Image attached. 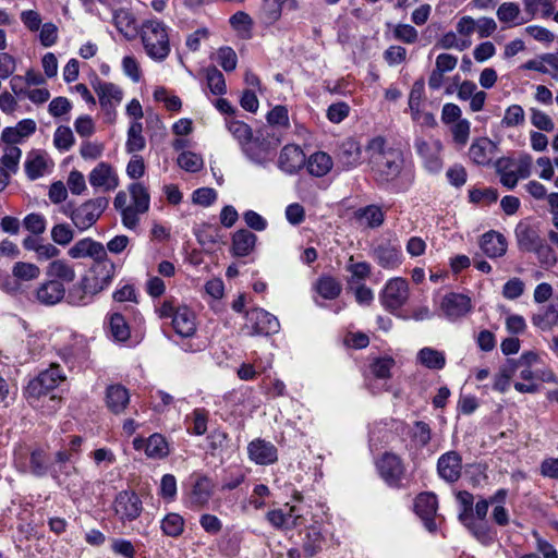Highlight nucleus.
<instances>
[{
    "instance_id": "obj_6",
    "label": "nucleus",
    "mask_w": 558,
    "mask_h": 558,
    "mask_svg": "<svg viewBox=\"0 0 558 558\" xmlns=\"http://www.w3.org/2000/svg\"><path fill=\"white\" fill-rule=\"evenodd\" d=\"M386 310L393 313L401 308L409 299V283L404 278L396 277L387 281L380 294Z\"/></svg>"
},
{
    "instance_id": "obj_32",
    "label": "nucleus",
    "mask_w": 558,
    "mask_h": 558,
    "mask_svg": "<svg viewBox=\"0 0 558 558\" xmlns=\"http://www.w3.org/2000/svg\"><path fill=\"white\" fill-rule=\"evenodd\" d=\"M130 402L128 389L122 385H111L107 388L106 403L108 409L114 413H122Z\"/></svg>"
},
{
    "instance_id": "obj_58",
    "label": "nucleus",
    "mask_w": 558,
    "mask_h": 558,
    "mask_svg": "<svg viewBox=\"0 0 558 558\" xmlns=\"http://www.w3.org/2000/svg\"><path fill=\"white\" fill-rule=\"evenodd\" d=\"M393 37L404 44H414L418 38V33L410 24H398L393 29Z\"/></svg>"
},
{
    "instance_id": "obj_18",
    "label": "nucleus",
    "mask_w": 558,
    "mask_h": 558,
    "mask_svg": "<svg viewBox=\"0 0 558 558\" xmlns=\"http://www.w3.org/2000/svg\"><path fill=\"white\" fill-rule=\"evenodd\" d=\"M305 154L296 145H286L279 155V168L290 174L298 172L305 165Z\"/></svg>"
},
{
    "instance_id": "obj_12",
    "label": "nucleus",
    "mask_w": 558,
    "mask_h": 558,
    "mask_svg": "<svg viewBox=\"0 0 558 558\" xmlns=\"http://www.w3.org/2000/svg\"><path fill=\"white\" fill-rule=\"evenodd\" d=\"M438 509L437 497L433 493H421L414 502L416 514L423 520L427 531L434 533L437 531L435 514Z\"/></svg>"
},
{
    "instance_id": "obj_31",
    "label": "nucleus",
    "mask_w": 558,
    "mask_h": 558,
    "mask_svg": "<svg viewBox=\"0 0 558 558\" xmlns=\"http://www.w3.org/2000/svg\"><path fill=\"white\" fill-rule=\"evenodd\" d=\"M354 219L369 229H377L385 221V213L377 205H367L356 209L353 214Z\"/></svg>"
},
{
    "instance_id": "obj_7",
    "label": "nucleus",
    "mask_w": 558,
    "mask_h": 558,
    "mask_svg": "<svg viewBox=\"0 0 558 558\" xmlns=\"http://www.w3.org/2000/svg\"><path fill=\"white\" fill-rule=\"evenodd\" d=\"M380 477L391 487H399L405 468L402 459L392 452H385L376 462Z\"/></svg>"
},
{
    "instance_id": "obj_29",
    "label": "nucleus",
    "mask_w": 558,
    "mask_h": 558,
    "mask_svg": "<svg viewBox=\"0 0 558 558\" xmlns=\"http://www.w3.org/2000/svg\"><path fill=\"white\" fill-rule=\"evenodd\" d=\"M361 147L353 138H347L339 147L338 162L342 169L350 170L355 168L361 160Z\"/></svg>"
},
{
    "instance_id": "obj_50",
    "label": "nucleus",
    "mask_w": 558,
    "mask_h": 558,
    "mask_svg": "<svg viewBox=\"0 0 558 558\" xmlns=\"http://www.w3.org/2000/svg\"><path fill=\"white\" fill-rule=\"evenodd\" d=\"M178 165L189 172H197L203 168V159L192 151H183L178 157Z\"/></svg>"
},
{
    "instance_id": "obj_30",
    "label": "nucleus",
    "mask_w": 558,
    "mask_h": 558,
    "mask_svg": "<svg viewBox=\"0 0 558 558\" xmlns=\"http://www.w3.org/2000/svg\"><path fill=\"white\" fill-rule=\"evenodd\" d=\"M480 246L488 257L496 258L505 255L507 241L501 233L489 231L482 235Z\"/></svg>"
},
{
    "instance_id": "obj_44",
    "label": "nucleus",
    "mask_w": 558,
    "mask_h": 558,
    "mask_svg": "<svg viewBox=\"0 0 558 558\" xmlns=\"http://www.w3.org/2000/svg\"><path fill=\"white\" fill-rule=\"evenodd\" d=\"M143 125L141 122H133L128 131L126 150L135 153L144 149L145 138L142 135Z\"/></svg>"
},
{
    "instance_id": "obj_17",
    "label": "nucleus",
    "mask_w": 558,
    "mask_h": 558,
    "mask_svg": "<svg viewBox=\"0 0 558 558\" xmlns=\"http://www.w3.org/2000/svg\"><path fill=\"white\" fill-rule=\"evenodd\" d=\"M415 148L417 154L424 159L425 167L430 172H438L441 169L442 163L439 157L441 144L439 141L427 142L424 140H416Z\"/></svg>"
},
{
    "instance_id": "obj_46",
    "label": "nucleus",
    "mask_w": 558,
    "mask_h": 558,
    "mask_svg": "<svg viewBox=\"0 0 558 558\" xmlns=\"http://www.w3.org/2000/svg\"><path fill=\"white\" fill-rule=\"evenodd\" d=\"M227 126L229 132L239 142L241 147L253 137V131L251 126L242 121L230 120Z\"/></svg>"
},
{
    "instance_id": "obj_14",
    "label": "nucleus",
    "mask_w": 558,
    "mask_h": 558,
    "mask_svg": "<svg viewBox=\"0 0 558 558\" xmlns=\"http://www.w3.org/2000/svg\"><path fill=\"white\" fill-rule=\"evenodd\" d=\"M35 300L45 306H53L60 303L65 295L63 282L50 279L40 283L34 291Z\"/></svg>"
},
{
    "instance_id": "obj_33",
    "label": "nucleus",
    "mask_w": 558,
    "mask_h": 558,
    "mask_svg": "<svg viewBox=\"0 0 558 558\" xmlns=\"http://www.w3.org/2000/svg\"><path fill=\"white\" fill-rule=\"evenodd\" d=\"M331 157L324 151H316L310 156L306 162L310 174L322 178L326 175L332 168Z\"/></svg>"
},
{
    "instance_id": "obj_22",
    "label": "nucleus",
    "mask_w": 558,
    "mask_h": 558,
    "mask_svg": "<svg viewBox=\"0 0 558 558\" xmlns=\"http://www.w3.org/2000/svg\"><path fill=\"white\" fill-rule=\"evenodd\" d=\"M241 149L247 159H250L252 162L263 165L268 159L272 147L270 142L266 138L253 136L241 147Z\"/></svg>"
},
{
    "instance_id": "obj_43",
    "label": "nucleus",
    "mask_w": 558,
    "mask_h": 558,
    "mask_svg": "<svg viewBox=\"0 0 558 558\" xmlns=\"http://www.w3.org/2000/svg\"><path fill=\"white\" fill-rule=\"evenodd\" d=\"M317 293L327 300L336 299L341 292V284L333 277H322L316 283Z\"/></svg>"
},
{
    "instance_id": "obj_13",
    "label": "nucleus",
    "mask_w": 558,
    "mask_h": 558,
    "mask_svg": "<svg viewBox=\"0 0 558 558\" xmlns=\"http://www.w3.org/2000/svg\"><path fill=\"white\" fill-rule=\"evenodd\" d=\"M89 184L104 192H110L118 187L119 177L113 167L105 161L99 162L88 175Z\"/></svg>"
},
{
    "instance_id": "obj_56",
    "label": "nucleus",
    "mask_w": 558,
    "mask_h": 558,
    "mask_svg": "<svg viewBox=\"0 0 558 558\" xmlns=\"http://www.w3.org/2000/svg\"><path fill=\"white\" fill-rule=\"evenodd\" d=\"M46 169L45 158L40 155L28 157L25 162V172L28 179L36 180L44 174Z\"/></svg>"
},
{
    "instance_id": "obj_10",
    "label": "nucleus",
    "mask_w": 558,
    "mask_h": 558,
    "mask_svg": "<svg viewBox=\"0 0 558 558\" xmlns=\"http://www.w3.org/2000/svg\"><path fill=\"white\" fill-rule=\"evenodd\" d=\"M246 327L251 329L250 335H272L280 329L279 320L272 314L263 308H253L246 313Z\"/></svg>"
},
{
    "instance_id": "obj_24",
    "label": "nucleus",
    "mask_w": 558,
    "mask_h": 558,
    "mask_svg": "<svg viewBox=\"0 0 558 558\" xmlns=\"http://www.w3.org/2000/svg\"><path fill=\"white\" fill-rule=\"evenodd\" d=\"M112 23L117 31L128 40L134 39L140 33L136 25V19L129 9L121 8L114 10L112 14Z\"/></svg>"
},
{
    "instance_id": "obj_38",
    "label": "nucleus",
    "mask_w": 558,
    "mask_h": 558,
    "mask_svg": "<svg viewBox=\"0 0 558 558\" xmlns=\"http://www.w3.org/2000/svg\"><path fill=\"white\" fill-rule=\"evenodd\" d=\"M47 275L61 282H72L76 276L73 266L64 259L51 262L47 267Z\"/></svg>"
},
{
    "instance_id": "obj_28",
    "label": "nucleus",
    "mask_w": 558,
    "mask_h": 558,
    "mask_svg": "<svg viewBox=\"0 0 558 558\" xmlns=\"http://www.w3.org/2000/svg\"><path fill=\"white\" fill-rule=\"evenodd\" d=\"M172 326L179 336L192 337L196 331L194 313L186 306L178 307L172 319Z\"/></svg>"
},
{
    "instance_id": "obj_5",
    "label": "nucleus",
    "mask_w": 558,
    "mask_h": 558,
    "mask_svg": "<svg viewBox=\"0 0 558 558\" xmlns=\"http://www.w3.org/2000/svg\"><path fill=\"white\" fill-rule=\"evenodd\" d=\"M64 379L65 375L62 373L60 365L52 363L48 369L29 380L25 389V396L27 399H39L58 387Z\"/></svg>"
},
{
    "instance_id": "obj_45",
    "label": "nucleus",
    "mask_w": 558,
    "mask_h": 558,
    "mask_svg": "<svg viewBox=\"0 0 558 558\" xmlns=\"http://www.w3.org/2000/svg\"><path fill=\"white\" fill-rule=\"evenodd\" d=\"M513 363H507L499 368V372L495 375L493 388L501 393L506 392L510 386V380L515 373Z\"/></svg>"
},
{
    "instance_id": "obj_41",
    "label": "nucleus",
    "mask_w": 558,
    "mask_h": 558,
    "mask_svg": "<svg viewBox=\"0 0 558 558\" xmlns=\"http://www.w3.org/2000/svg\"><path fill=\"white\" fill-rule=\"evenodd\" d=\"M129 191L132 197L131 206L137 208L140 213H146L150 202L147 189L142 183H132Z\"/></svg>"
},
{
    "instance_id": "obj_47",
    "label": "nucleus",
    "mask_w": 558,
    "mask_h": 558,
    "mask_svg": "<svg viewBox=\"0 0 558 558\" xmlns=\"http://www.w3.org/2000/svg\"><path fill=\"white\" fill-rule=\"evenodd\" d=\"M525 121V113L520 105L509 106L501 120V125L505 128H514L522 125Z\"/></svg>"
},
{
    "instance_id": "obj_2",
    "label": "nucleus",
    "mask_w": 558,
    "mask_h": 558,
    "mask_svg": "<svg viewBox=\"0 0 558 558\" xmlns=\"http://www.w3.org/2000/svg\"><path fill=\"white\" fill-rule=\"evenodd\" d=\"M114 274L116 265L108 256L94 262L88 272L70 289L69 303L73 305L88 304L95 295L109 287Z\"/></svg>"
},
{
    "instance_id": "obj_48",
    "label": "nucleus",
    "mask_w": 558,
    "mask_h": 558,
    "mask_svg": "<svg viewBox=\"0 0 558 558\" xmlns=\"http://www.w3.org/2000/svg\"><path fill=\"white\" fill-rule=\"evenodd\" d=\"M207 84L210 92L215 95H223L226 93V81L223 74L215 66L206 70Z\"/></svg>"
},
{
    "instance_id": "obj_9",
    "label": "nucleus",
    "mask_w": 558,
    "mask_h": 558,
    "mask_svg": "<svg viewBox=\"0 0 558 558\" xmlns=\"http://www.w3.org/2000/svg\"><path fill=\"white\" fill-rule=\"evenodd\" d=\"M93 87L98 96L100 107L106 112L108 120L110 122L113 121L116 107L121 102L123 97L122 89L113 83L102 81H97Z\"/></svg>"
},
{
    "instance_id": "obj_55",
    "label": "nucleus",
    "mask_w": 558,
    "mask_h": 558,
    "mask_svg": "<svg viewBox=\"0 0 558 558\" xmlns=\"http://www.w3.org/2000/svg\"><path fill=\"white\" fill-rule=\"evenodd\" d=\"M111 333L118 341H125L130 337V329L121 314H113L110 318Z\"/></svg>"
},
{
    "instance_id": "obj_40",
    "label": "nucleus",
    "mask_w": 558,
    "mask_h": 558,
    "mask_svg": "<svg viewBox=\"0 0 558 558\" xmlns=\"http://www.w3.org/2000/svg\"><path fill=\"white\" fill-rule=\"evenodd\" d=\"M324 536L316 527L307 529L303 539L302 548L305 557H314L322 550Z\"/></svg>"
},
{
    "instance_id": "obj_34",
    "label": "nucleus",
    "mask_w": 558,
    "mask_h": 558,
    "mask_svg": "<svg viewBox=\"0 0 558 558\" xmlns=\"http://www.w3.org/2000/svg\"><path fill=\"white\" fill-rule=\"evenodd\" d=\"M295 507H291L289 513H284L282 510H271L267 513V520L276 529L290 530L295 527L300 519L299 514H295Z\"/></svg>"
},
{
    "instance_id": "obj_26",
    "label": "nucleus",
    "mask_w": 558,
    "mask_h": 558,
    "mask_svg": "<svg viewBox=\"0 0 558 558\" xmlns=\"http://www.w3.org/2000/svg\"><path fill=\"white\" fill-rule=\"evenodd\" d=\"M531 322L534 327L542 331H549L558 326V299L541 307L532 315Z\"/></svg>"
},
{
    "instance_id": "obj_16",
    "label": "nucleus",
    "mask_w": 558,
    "mask_h": 558,
    "mask_svg": "<svg viewBox=\"0 0 558 558\" xmlns=\"http://www.w3.org/2000/svg\"><path fill=\"white\" fill-rule=\"evenodd\" d=\"M214 493V484L207 476H198L187 494L189 507L199 509L206 506Z\"/></svg>"
},
{
    "instance_id": "obj_61",
    "label": "nucleus",
    "mask_w": 558,
    "mask_h": 558,
    "mask_svg": "<svg viewBox=\"0 0 558 558\" xmlns=\"http://www.w3.org/2000/svg\"><path fill=\"white\" fill-rule=\"evenodd\" d=\"M160 496L167 501H173L177 496V480L172 474H165L160 482Z\"/></svg>"
},
{
    "instance_id": "obj_57",
    "label": "nucleus",
    "mask_w": 558,
    "mask_h": 558,
    "mask_svg": "<svg viewBox=\"0 0 558 558\" xmlns=\"http://www.w3.org/2000/svg\"><path fill=\"white\" fill-rule=\"evenodd\" d=\"M74 238L72 228L66 223L56 225L51 229V239L59 245H68Z\"/></svg>"
},
{
    "instance_id": "obj_37",
    "label": "nucleus",
    "mask_w": 558,
    "mask_h": 558,
    "mask_svg": "<svg viewBox=\"0 0 558 558\" xmlns=\"http://www.w3.org/2000/svg\"><path fill=\"white\" fill-rule=\"evenodd\" d=\"M497 17L501 23H513V25H521L531 19L521 17V10L515 2H504L497 9Z\"/></svg>"
},
{
    "instance_id": "obj_35",
    "label": "nucleus",
    "mask_w": 558,
    "mask_h": 558,
    "mask_svg": "<svg viewBox=\"0 0 558 558\" xmlns=\"http://www.w3.org/2000/svg\"><path fill=\"white\" fill-rule=\"evenodd\" d=\"M416 360L429 369H442L446 365V356L441 351L425 347L417 352Z\"/></svg>"
},
{
    "instance_id": "obj_63",
    "label": "nucleus",
    "mask_w": 558,
    "mask_h": 558,
    "mask_svg": "<svg viewBox=\"0 0 558 558\" xmlns=\"http://www.w3.org/2000/svg\"><path fill=\"white\" fill-rule=\"evenodd\" d=\"M350 112V106L347 102L339 101L329 106L327 118L332 123L342 122Z\"/></svg>"
},
{
    "instance_id": "obj_19",
    "label": "nucleus",
    "mask_w": 558,
    "mask_h": 558,
    "mask_svg": "<svg viewBox=\"0 0 558 558\" xmlns=\"http://www.w3.org/2000/svg\"><path fill=\"white\" fill-rule=\"evenodd\" d=\"M68 254L72 258L92 257L94 262L102 259L108 256L105 246L94 241L90 238H85L77 241L69 251Z\"/></svg>"
},
{
    "instance_id": "obj_60",
    "label": "nucleus",
    "mask_w": 558,
    "mask_h": 558,
    "mask_svg": "<svg viewBox=\"0 0 558 558\" xmlns=\"http://www.w3.org/2000/svg\"><path fill=\"white\" fill-rule=\"evenodd\" d=\"M217 199V192L211 187H199L192 194V202L196 205L208 207Z\"/></svg>"
},
{
    "instance_id": "obj_8",
    "label": "nucleus",
    "mask_w": 558,
    "mask_h": 558,
    "mask_svg": "<svg viewBox=\"0 0 558 558\" xmlns=\"http://www.w3.org/2000/svg\"><path fill=\"white\" fill-rule=\"evenodd\" d=\"M113 509L120 521L131 522L141 515L142 500L134 492L122 490L116 496Z\"/></svg>"
},
{
    "instance_id": "obj_21",
    "label": "nucleus",
    "mask_w": 558,
    "mask_h": 558,
    "mask_svg": "<svg viewBox=\"0 0 558 558\" xmlns=\"http://www.w3.org/2000/svg\"><path fill=\"white\" fill-rule=\"evenodd\" d=\"M373 258L379 266L386 269H395L401 264V251L390 242L377 245L372 253Z\"/></svg>"
},
{
    "instance_id": "obj_4",
    "label": "nucleus",
    "mask_w": 558,
    "mask_h": 558,
    "mask_svg": "<svg viewBox=\"0 0 558 558\" xmlns=\"http://www.w3.org/2000/svg\"><path fill=\"white\" fill-rule=\"evenodd\" d=\"M109 201L106 197H96L88 199L77 207L66 206L64 214L70 217L74 226L85 231L94 226L101 214L108 207Z\"/></svg>"
},
{
    "instance_id": "obj_53",
    "label": "nucleus",
    "mask_w": 558,
    "mask_h": 558,
    "mask_svg": "<svg viewBox=\"0 0 558 558\" xmlns=\"http://www.w3.org/2000/svg\"><path fill=\"white\" fill-rule=\"evenodd\" d=\"M395 365L392 357H378L371 364V371L376 378L387 379L391 376V368Z\"/></svg>"
},
{
    "instance_id": "obj_36",
    "label": "nucleus",
    "mask_w": 558,
    "mask_h": 558,
    "mask_svg": "<svg viewBox=\"0 0 558 558\" xmlns=\"http://www.w3.org/2000/svg\"><path fill=\"white\" fill-rule=\"evenodd\" d=\"M185 520L184 518L177 512H169L166 514L161 522L160 529L163 535L168 537L177 538L181 536L184 532Z\"/></svg>"
},
{
    "instance_id": "obj_11",
    "label": "nucleus",
    "mask_w": 558,
    "mask_h": 558,
    "mask_svg": "<svg viewBox=\"0 0 558 558\" xmlns=\"http://www.w3.org/2000/svg\"><path fill=\"white\" fill-rule=\"evenodd\" d=\"M440 310L447 319L457 322L471 312V299L461 293H447L440 302Z\"/></svg>"
},
{
    "instance_id": "obj_15",
    "label": "nucleus",
    "mask_w": 558,
    "mask_h": 558,
    "mask_svg": "<svg viewBox=\"0 0 558 558\" xmlns=\"http://www.w3.org/2000/svg\"><path fill=\"white\" fill-rule=\"evenodd\" d=\"M439 476L448 483L457 482L461 476L462 458L457 451L441 454L437 462Z\"/></svg>"
},
{
    "instance_id": "obj_20",
    "label": "nucleus",
    "mask_w": 558,
    "mask_h": 558,
    "mask_svg": "<svg viewBox=\"0 0 558 558\" xmlns=\"http://www.w3.org/2000/svg\"><path fill=\"white\" fill-rule=\"evenodd\" d=\"M514 233L518 247L523 252H532L544 240L538 229L525 221H521L517 225Z\"/></svg>"
},
{
    "instance_id": "obj_49",
    "label": "nucleus",
    "mask_w": 558,
    "mask_h": 558,
    "mask_svg": "<svg viewBox=\"0 0 558 558\" xmlns=\"http://www.w3.org/2000/svg\"><path fill=\"white\" fill-rule=\"evenodd\" d=\"M22 151L16 146H8L1 157V167L15 174L19 170V163Z\"/></svg>"
},
{
    "instance_id": "obj_1",
    "label": "nucleus",
    "mask_w": 558,
    "mask_h": 558,
    "mask_svg": "<svg viewBox=\"0 0 558 558\" xmlns=\"http://www.w3.org/2000/svg\"><path fill=\"white\" fill-rule=\"evenodd\" d=\"M365 151L373 180L379 186H389L400 177L404 168L403 153L389 145L383 136L368 141Z\"/></svg>"
},
{
    "instance_id": "obj_62",
    "label": "nucleus",
    "mask_w": 558,
    "mask_h": 558,
    "mask_svg": "<svg viewBox=\"0 0 558 558\" xmlns=\"http://www.w3.org/2000/svg\"><path fill=\"white\" fill-rule=\"evenodd\" d=\"M23 225L26 230L36 235L44 233L46 230L45 218L41 215L35 213L27 215L23 220Z\"/></svg>"
},
{
    "instance_id": "obj_39",
    "label": "nucleus",
    "mask_w": 558,
    "mask_h": 558,
    "mask_svg": "<svg viewBox=\"0 0 558 558\" xmlns=\"http://www.w3.org/2000/svg\"><path fill=\"white\" fill-rule=\"evenodd\" d=\"M12 276L21 284L39 278L40 269L37 265L26 262H16L12 267Z\"/></svg>"
},
{
    "instance_id": "obj_54",
    "label": "nucleus",
    "mask_w": 558,
    "mask_h": 558,
    "mask_svg": "<svg viewBox=\"0 0 558 558\" xmlns=\"http://www.w3.org/2000/svg\"><path fill=\"white\" fill-rule=\"evenodd\" d=\"M53 143L58 149L69 150L74 144L72 130L64 125L57 128L53 136Z\"/></svg>"
},
{
    "instance_id": "obj_52",
    "label": "nucleus",
    "mask_w": 558,
    "mask_h": 558,
    "mask_svg": "<svg viewBox=\"0 0 558 558\" xmlns=\"http://www.w3.org/2000/svg\"><path fill=\"white\" fill-rule=\"evenodd\" d=\"M531 253H534L538 262L545 267H551L557 263V256L550 245L543 240Z\"/></svg>"
},
{
    "instance_id": "obj_51",
    "label": "nucleus",
    "mask_w": 558,
    "mask_h": 558,
    "mask_svg": "<svg viewBox=\"0 0 558 558\" xmlns=\"http://www.w3.org/2000/svg\"><path fill=\"white\" fill-rule=\"evenodd\" d=\"M531 123L538 130L551 132L555 129L553 119L544 111L537 108L530 109Z\"/></svg>"
},
{
    "instance_id": "obj_64",
    "label": "nucleus",
    "mask_w": 558,
    "mask_h": 558,
    "mask_svg": "<svg viewBox=\"0 0 558 558\" xmlns=\"http://www.w3.org/2000/svg\"><path fill=\"white\" fill-rule=\"evenodd\" d=\"M524 292V283L520 278L508 280L502 287V295L508 300H515Z\"/></svg>"
},
{
    "instance_id": "obj_23",
    "label": "nucleus",
    "mask_w": 558,
    "mask_h": 558,
    "mask_svg": "<svg viewBox=\"0 0 558 558\" xmlns=\"http://www.w3.org/2000/svg\"><path fill=\"white\" fill-rule=\"evenodd\" d=\"M498 150L497 145L487 137L477 138L469 149L470 158L477 165L486 166L493 160Z\"/></svg>"
},
{
    "instance_id": "obj_59",
    "label": "nucleus",
    "mask_w": 558,
    "mask_h": 558,
    "mask_svg": "<svg viewBox=\"0 0 558 558\" xmlns=\"http://www.w3.org/2000/svg\"><path fill=\"white\" fill-rule=\"evenodd\" d=\"M218 63L227 72L235 70L238 63L235 51L231 47H221L218 50Z\"/></svg>"
},
{
    "instance_id": "obj_42",
    "label": "nucleus",
    "mask_w": 558,
    "mask_h": 558,
    "mask_svg": "<svg viewBox=\"0 0 558 558\" xmlns=\"http://www.w3.org/2000/svg\"><path fill=\"white\" fill-rule=\"evenodd\" d=\"M146 456L153 459H161L168 456V444L163 436L154 434L146 439Z\"/></svg>"
},
{
    "instance_id": "obj_27",
    "label": "nucleus",
    "mask_w": 558,
    "mask_h": 558,
    "mask_svg": "<svg viewBox=\"0 0 558 558\" xmlns=\"http://www.w3.org/2000/svg\"><path fill=\"white\" fill-rule=\"evenodd\" d=\"M257 236L247 229H240L232 235L231 253L235 257L248 256L255 248Z\"/></svg>"
},
{
    "instance_id": "obj_25",
    "label": "nucleus",
    "mask_w": 558,
    "mask_h": 558,
    "mask_svg": "<svg viewBox=\"0 0 558 558\" xmlns=\"http://www.w3.org/2000/svg\"><path fill=\"white\" fill-rule=\"evenodd\" d=\"M248 456L251 460L257 464L265 465L271 464L277 461V449L276 447L263 439H256L248 444L247 447Z\"/></svg>"
},
{
    "instance_id": "obj_3",
    "label": "nucleus",
    "mask_w": 558,
    "mask_h": 558,
    "mask_svg": "<svg viewBox=\"0 0 558 558\" xmlns=\"http://www.w3.org/2000/svg\"><path fill=\"white\" fill-rule=\"evenodd\" d=\"M140 36L146 54L161 62L169 56L170 39L167 25L159 20H146L140 28Z\"/></svg>"
}]
</instances>
